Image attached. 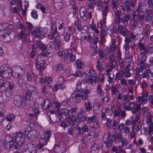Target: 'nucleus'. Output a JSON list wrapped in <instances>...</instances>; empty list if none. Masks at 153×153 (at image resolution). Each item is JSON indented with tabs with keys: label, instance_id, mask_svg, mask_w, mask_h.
I'll list each match as a JSON object with an SVG mask.
<instances>
[{
	"label": "nucleus",
	"instance_id": "obj_57",
	"mask_svg": "<svg viewBox=\"0 0 153 153\" xmlns=\"http://www.w3.org/2000/svg\"><path fill=\"white\" fill-rule=\"evenodd\" d=\"M88 82L92 84L93 82H96L97 80V77L94 76H93L91 77V78L89 77L88 79Z\"/></svg>",
	"mask_w": 153,
	"mask_h": 153
},
{
	"label": "nucleus",
	"instance_id": "obj_33",
	"mask_svg": "<svg viewBox=\"0 0 153 153\" xmlns=\"http://www.w3.org/2000/svg\"><path fill=\"white\" fill-rule=\"evenodd\" d=\"M10 37L9 34L7 32L4 33L1 35L0 38L4 42H7L9 41Z\"/></svg>",
	"mask_w": 153,
	"mask_h": 153
},
{
	"label": "nucleus",
	"instance_id": "obj_64",
	"mask_svg": "<svg viewBox=\"0 0 153 153\" xmlns=\"http://www.w3.org/2000/svg\"><path fill=\"white\" fill-rule=\"evenodd\" d=\"M148 48L149 52L150 53L153 52V42H151L149 43L147 46Z\"/></svg>",
	"mask_w": 153,
	"mask_h": 153
},
{
	"label": "nucleus",
	"instance_id": "obj_45",
	"mask_svg": "<svg viewBox=\"0 0 153 153\" xmlns=\"http://www.w3.org/2000/svg\"><path fill=\"white\" fill-rule=\"evenodd\" d=\"M138 22L132 19L130 22V25L133 27V29H135L136 27L138 25Z\"/></svg>",
	"mask_w": 153,
	"mask_h": 153
},
{
	"label": "nucleus",
	"instance_id": "obj_47",
	"mask_svg": "<svg viewBox=\"0 0 153 153\" xmlns=\"http://www.w3.org/2000/svg\"><path fill=\"white\" fill-rule=\"evenodd\" d=\"M71 34L70 32H67L64 36L65 40L66 42H69L71 38Z\"/></svg>",
	"mask_w": 153,
	"mask_h": 153
},
{
	"label": "nucleus",
	"instance_id": "obj_7",
	"mask_svg": "<svg viewBox=\"0 0 153 153\" xmlns=\"http://www.w3.org/2000/svg\"><path fill=\"white\" fill-rule=\"evenodd\" d=\"M65 82V80L62 76L59 77L58 78V82L59 83V85H56L53 87V91H56L58 90V87L59 86V88L62 89L65 88V85H64Z\"/></svg>",
	"mask_w": 153,
	"mask_h": 153
},
{
	"label": "nucleus",
	"instance_id": "obj_39",
	"mask_svg": "<svg viewBox=\"0 0 153 153\" xmlns=\"http://www.w3.org/2000/svg\"><path fill=\"white\" fill-rule=\"evenodd\" d=\"M44 106H43V108L45 110H47L49 109L51 106V103L48 100H46L44 102Z\"/></svg>",
	"mask_w": 153,
	"mask_h": 153
},
{
	"label": "nucleus",
	"instance_id": "obj_12",
	"mask_svg": "<svg viewBox=\"0 0 153 153\" xmlns=\"http://www.w3.org/2000/svg\"><path fill=\"white\" fill-rule=\"evenodd\" d=\"M129 105L131 110L133 113H135L137 112L138 110H140V104L138 103V102L136 104L134 102H131L129 103Z\"/></svg>",
	"mask_w": 153,
	"mask_h": 153
},
{
	"label": "nucleus",
	"instance_id": "obj_28",
	"mask_svg": "<svg viewBox=\"0 0 153 153\" xmlns=\"http://www.w3.org/2000/svg\"><path fill=\"white\" fill-rule=\"evenodd\" d=\"M53 4L55 8L59 10L63 7V4L61 0H53Z\"/></svg>",
	"mask_w": 153,
	"mask_h": 153
},
{
	"label": "nucleus",
	"instance_id": "obj_56",
	"mask_svg": "<svg viewBox=\"0 0 153 153\" xmlns=\"http://www.w3.org/2000/svg\"><path fill=\"white\" fill-rule=\"evenodd\" d=\"M122 135V132H120L119 133L117 134V135H116L114 137L115 138V139H117L119 142L124 138Z\"/></svg>",
	"mask_w": 153,
	"mask_h": 153
},
{
	"label": "nucleus",
	"instance_id": "obj_50",
	"mask_svg": "<svg viewBox=\"0 0 153 153\" xmlns=\"http://www.w3.org/2000/svg\"><path fill=\"white\" fill-rule=\"evenodd\" d=\"M51 134L50 133V131L49 130H47L45 133L44 134V136L43 137L47 140H49L51 136Z\"/></svg>",
	"mask_w": 153,
	"mask_h": 153
},
{
	"label": "nucleus",
	"instance_id": "obj_19",
	"mask_svg": "<svg viewBox=\"0 0 153 153\" xmlns=\"http://www.w3.org/2000/svg\"><path fill=\"white\" fill-rule=\"evenodd\" d=\"M117 65L116 60L115 56L113 54H110L109 57V63L108 66L116 67Z\"/></svg>",
	"mask_w": 153,
	"mask_h": 153
},
{
	"label": "nucleus",
	"instance_id": "obj_58",
	"mask_svg": "<svg viewBox=\"0 0 153 153\" xmlns=\"http://www.w3.org/2000/svg\"><path fill=\"white\" fill-rule=\"evenodd\" d=\"M108 10V4H106L104 7L103 10L102 11L103 15L104 16H107Z\"/></svg>",
	"mask_w": 153,
	"mask_h": 153
},
{
	"label": "nucleus",
	"instance_id": "obj_43",
	"mask_svg": "<svg viewBox=\"0 0 153 153\" xmlns=\"http://www.w3.org/2000/svg\"><path fill=\"white\" fill-rule=\"evenodd\" d=\"M26 75L27 77V80L28 81H31L33 78L34 79V75L33 74H30L29 72L26 73Z\"/></svg>",
	"mask_w": 153,
	"mask_h": 153
},
{
	"label": "nucleus",
	"instance_id": "obj_9",
	"mask_svg": "<svg viewBox=\"0 0 153 153\" xmlns=\"http://www.w3.org/2000/svg\"><path fill=\"white\" fill-rule=\"evenodd\" d=\"M24 73L22 69L19 67H15L14 71L12 72V75L15 78H18L22 76Z\"/></svg>",
	"mask_w": 153,
	"mask_h": 153
},
{
	"label": "nucleus",
	"instance_id": "obj_22",
	"mask_svg": "<svg viewBox=\"0 0 153 153\" xmlns=\"http://www.w3.org/2000/svg\"><path fill=\"white\" fill-rule=\"evenodd\" d=\"M53 43L54 47V48L56 49L59 48L62 45V42L59 39V37L55 38V39L53 40Z\"/></svg>",
	"mask_w": 153,
	"mask_h": 153
},
{
	"label": "nucleus",
	"instance_id": "obj_40",
	"mask_svg": "<svg viewBox=\"0 0 153 153\" xmlns=\"http://www.w3.org/2000/svg\"><path fill=\"white\" fill-rule=\"evenodd\" d=\"M111 150L113 153L115 152V153H126L125 151L123 149H121L119 152H118V149L115 146H114L112 148Z\"/></svg>",
	"mask_w": 153,
	"mask_h": 153
},
{
	"label": "nucleus",
	"instance_id": "obj_51",
	"mask_svg": "<svg viewBox=\"0 0 153 153\" xmlns=\"http://www.w3.org/2000/svg\"><path fill=\"white\" fill-rule=\"evenodd\" d=\"M118 79H119L120 81L121 84L124 86L127 85V81L125 79L123 78V76H119V77H117Z\"/></svg>",
	"mask_w": 153,
	"mask_h": 153
},
{
	"label": "nucleus",
	"instance_id": "obj_16",
	"mask_svg": "<svg viewBox=\"0 0 153 153\" xmlns=\"http://www.w3.org/2000/svg\"><path fill=\"white\" fill-rule=\"evenodd\" d=\"M107 64L104 61H97L96 67L100 72H102L103 70L106 67Z\"/></svg>",
	"mask_w": 153,
	"mask_h": 153
},
{
	"label": "nucleus",
	"instance_id": "obj_63",
	"mask_svg": "<svg viewBox=\"0 0 153 153\" xmlns=\"http://www.w3.org/2000/svg\"><path fill=\"white\" fill-rule=\"evenodd\" d=\"M149 127L148 131H150L151 134L153 133V122L152 121L151 122L148 124Z\"/></svg>",
	"mask_w": 153,
	"mask_h": 153
},
{
	"label": "nucleus",
	"instance_id": "obj_26",
	"mask_svg": "<svg viewBox=\"0 0 153 153\" xmlns=\"http://www.w3.org/2000/svg\"><path fill=\"white\" fill-rule=\"evenodd\" d=\"M39 63L36 65V67L38 70L42 71L45 67V61L44 60H41L39 62Z\"/></svg>",
	"mask_w": 153,
	"mask_h": 153
},
{
	"label": "nucleus",
	"instance_id": "obj_41",
	"mask_svg": "<svg viewBox=\"0 0 153 153\" xmlns=\"http://www.w3.org/2000/svg\"><path fill=\"white\" fill-rule=\"evenodd\" d=\"M145 32L144 33V35L148 37V35L150 33L149 29L150 27L149 25L148 24H146L145 25Z\"/></svg>",
	"mask_w": 153,
	"mask_h": 153
},
{
	"label": "nucleus",
	"instance_id": "obj_42",
	"mask_svg": "<svg viewBox=\"0 0 153 153\" xmlns=\"http://www.w3.org/2000/svg\"><path fill=\"white\" fill-rule=\"evenodd\" d=\"M91 88L90 87L87 86L86 87V89L84 91L82 90H80V91H80L81 93H84V94L85 95L88 94H89V93L91 92Z\"/></svg>",
	"mask_w": 153,
	"mask_h": 153
},
{
	"label": "nucleus",
	"instance_id": "obj_1",
	"mask_svg": "<svg viewBox=\"0 0 153 153\" xmlns=\"http://www.w3.org/2000/svg\"><path fill=\"white\" fill-rule=\"evenodd\" d=\"M14 137L13 147L15 149L21 148L26 139L25 135L22 132H19L14 134Z\"/></svg>",
	"mask_w": 153,
	"mask_h": 153
},
{
	"label": "nucleus",
	"instance_id": "obj_15",
	"mask_svg": "<svg viewBox=\"0 0 153 153\" xmlns=\"http://www.w3.org/2000/svg\"><path fill=\"white\" fill-rule=\"evenodd\" d=\"M147 76L150 80H153L152 76H153V73L151 71H150L149 70H145L140 75V78H147Z\"/></svg>",
	"mask_w": 153,
	"mask_h": 153
},
{
	"label": "nucleus",
	"instance_id": "obj_46",
	"mask_svg": "<svg viewBox=\"0 0 153 153\" xmlns=\"http://www.w3.org/2000/svg\"><path fill=\"white\" fill-rule=\"evenodd\" d=\"M146 115L147 117V119H146V123L148 124L152 121V116L150 112L146 114Z\"/></svg>",
	"mask_w": 153,
	"mask_h": 153
},
{
	"label": "nucleus",
	"instance_id": "obj_32",
	"mask_svg": "<svg viewBox=\"0 0 153 153\" xmlns=\"http://www.w3.org/2000/svg\"><path fill=\"white\" fill-rule=\"evenodd\" d=\"M138 99L139 102L138 103L140 104L141 103L146 104L148 101L147 96H139Z\"/></svg>",
	"mask_w": 153,
	"mask_h": 153
},
{
	"label": "nucleus",
	"instance_id": "obj_62",
	"mask_svg": "<svg viewBox=\"0 0 153 153\" xmlns=\"http://www.w3.org/2000/svg\"><path fill=\"white\" fill-rule=\"evenodd\" d=\"M16 26L18 29H21L22 30H26V28L19 22L16 23Z\"/></svg>",
	"mask_w": 153,
	"mask_h": 153
},
{
	"label": "nucleus",
	"instance_id": "obj_54",
	"mask_svg": "<svg viewBox=\"0 0 153 153\" xmlns=\"http://www.w3.org/2000/svg\"><path fill=\"white\" fill-rule=\"evenodd\" d=\"M63 65L60 63H58L56 65V70L57 71H61L63 69Z\"/></svg>",
	"mask_w": 153,
	"mask_h": 153
},
{
	"label": "nucleus",
	"instance_id": "obj_4",
	"mask_svg": "<svg viewBox=\"0 0 153 153\" xmlns=\"http://www.w3.org/2000/svg\"><path fill=\"white\" fill-rule=\"evenodd\" d=\"M14 87V85L13 82L0 79V89L1 88L3 90H6L9 88L11 90Z\"/></svg>",
	"mask_w": 153,
	"mask_h": 153
},
{
	"label": "nucleus",
	"instance_id": "obj_24",
	"mask_svg": "<svg viewBox=\"0 0 153 153\" xmlns=\"http://www.w3.org/2000/svg\"><path fill=\"white\" fill-rule=\"evenodd\" d=\"M31 147L28 146L27 148H24L23 150V153H36L35 149L33 148V145L31 144Z\"/></svg>",
	"mask_w": 153,
	"mask_h": 153
},
{
	"label": "nucleus",
	"instance_id": "obj_6",
	"mask_svg": "<svg viewBox=\"0 0 153 153\" xmlns=\"http://www.w3.org/2000/svg\"><path fill=\"white\" fill-rule=\"evenodd\" d=\"M107 141L104 142L105 146L108 148L110 147L115 142V138L113 135H110V131H108L107 134Z\"/></svg>",
	"mask_w": 153,
	"mask_h": 153
},
{
	"label": "nucleus",
	"instance_id": "obj_5",
	"mask_svg": "<svg viewBox=\"0 0 153 153\" xmlns=\"http://www.w3.org/2000/svg\"><path fill=\"white\" fill-rule=\"evenodd\" d=\"M25 134L27 138L31 141H35L36 140V132L35 130L30 131L29 128L27 127L25 130Z\"/></svg>",
	"mask_w": 153,
	"mask_h": 153
},
{
	"label": "nucleus",
	"instance_id": "obj_53",
	"mask_svg": "<svg viewBox=\"0 0 153 153\" xmlns=\"http://www.w3.org/2000/svg\"><path fill=\"white\" fill-rule=\"evenodd\" d=\"M145 62H140V68L138 69V71L139 72H141L145 69Z\"/></svg>",
	"mask_w": 153,
	"mask_h": 153
},
{
	"label": "nucleus",
	"instance_id": "obj_21",
	"mask_svg": "<svg viewBox=\"0 0 153 153\" xmlns=\"http://www.w3.org/2000/svg\"><path fill=\"white\" fill-rule=\"evenodd\" d=\"M107 59L106 53L105 54L102 50H100L99 51V57L97 61H105V60H107Z\"/></svg>",
	"mask_w": 153,
	"mask_h": 153
},
{
	"label": "nucleus",
	"instance_id": "obj_29",
	"mask_svg": "<svg viewBox=\"0 0 153 153\" xmlns=\"http://www.w3.org/2000/svg\"><path fill=\"white\" fill-rule=\"evenodd\" d=\"M36 45L38 48H40L43 51H45L47 49L46 46L40 41H36Z\"/></svg>",
	"mask_w": 153,
	"mask_h": 153
},
{
	"label": "nucleus",
	"instance_id": "obj_37",
	"mask_svg": "<svg viewBox=\"0 0 153 153\" xmlns=\"http://www.w3.org/2000/svg\"><path fill=\"white\" fill-rule=\"evenodd\" d=\"M85 106L86 111L89 112L91 110L92 108V105L89 101H88L85 102Z\"/></svg>",
	"mask_w": 153,
	"mask_h": 153
},
{
	"label": "nucleus",
	"instance_id": "obj_61",
	"mask_svg": "<svg viewBox=\"0 0 153 153\" xmlns=\"http://www.w3.org/2000/svg\"><path fill=\"white\" fill-rule=\"evenodd\" d=\"M141 56L140 57V62H146V56L145 53H140Z\"/></svg>",
	"mask_w": 153,
	"mask_h": 153
},
{
	"label": "nucleus",
	"instance_id": "obj_44",
	"mask_svg": "<svg viewBox=\"0 0 153 153\" xmlns=\"http://www.w3.org/2000/svg\"><path fill=\"white\" fill-rule=\"evenodd\" d=\"M18 83L21 87L23 86V85L26 84V81L25 79L23 78H20L18 81Z\"/></svg>",
	"mask_w": 153,
	"mask_h": 153
},
{
	"label": "nucleus",
	"instance_id": "obj_30",
	"mask_svg": "<svg viewBox=\"0 0 153 153\" xmlns=\"http://www.w3.org/2000/svg\"><path fill=\"white\" fill-rule=\"evenodd\" d=\"M30 44H31L32 50L30 53V57L31 58L33 59L34 58L37 54L36 49V48L33 45L34 44L33 42H30Z\"/></svg>",
	"mask_w": 153,
	"mask_h": 153
},
{
	"label": "nucleus",
	"instance_id": "obj_18",
	"mask_svg": "<svg viewBox=\"0 0 153 153\" xmlns=\"http://www.w3.org/2000/svg\"><path fill=\"white\" fill-rule=\"evenodd\" d=\"M139 44L140 50L143 51L142 52H141L140 53H143L146 54L149 52L148 46H145V43H142L141 39L139 40Z\"/></svg>",
	"mask_w": 153,
	"mask_h": 153
},
{
	"label": "nucleus",
	"instance_id": "obj_3",
	"mask_svg": "<svg viewBox=\"0 0 153 153\" xmlns=\"http://www.w3.org/2000/svg\"><path fill=\"white\" fill-rule=\"evenodd\" d=\"M30 96H15L14 103L18 107H21L24 102L30 100Z\"/></svg>",
	"mask_w": 153,
	"mask_h": 153
},
{
	"label": "nucleus",
	"instance_id": "obj_59",
	"mask_svg": "<svg viewBox=\"0 0 153 153\" xmlns=\"http://www.w3.org/2000/svg\"><path fill=\"white\" fill-rule=\"evenodd\" d=\"M121 143L122 145L123 146H127L128 144V140L125 137L123 138L122 140L119 141Z\"/></svg>",
	"mask_w": 153,
	"mask_h": 153
},
{
	"label": "nucleus",
	"instance_id": "obj_14",
	"mask_svg": "<svg viewBox=\"0 0 153 153\" xmlns=\"http://www.w3.org/2000/svg\"><path fill=\"white\" fill-rule=\"evenodd\" d=\"M87 120L88 123L90 124L93 122L94 126H95L96 127H99V123L95 116L93 115L92 117H88Z\"/></svg>",
	"mask_w": 153,
	"mask_h": 153
},
{
	"label": "nucleus",
	"instance_id": "obj_35",
	"mask_svg": "<svg viewBox=\"0 0 153 153\" xmlns=\"http://www.w3.org/2000/svg\"><path fill=\"white\" fill-rule=\"evenodd\" d=\"M125 75V72L124 68H120L119 72L116 73V77L115 80L118 79V78L119 76H123Z\"/></svg>",
	"mask_w": 153,
	"mask_h": 153
},
{
	"label": "nucleus",
	"instance_id": "obj_49",
	"mask_svg": "<svg viewBox=\"0 0 153 153\" xmlns=\"http://www.w3.org/2000/svg\"><path fill=\"white\" fill-rule=\"evenodd\" d=\"M94 5L95 6L102 7L103 5V3L102 0H94Z\"/></svg>",
	"mask_w": 153,
	"mask_h": 153
},
{
	"label": "nucleus",
	"instance_id": "obj_2",
	"mask_svg": "<svg viewBox=\"0 0 153 153\" xmlns=\"http://www.w3.org/2000/svg\"><path fill=\"white\" fill-rule=\"evenodd\" d=\"M12 69L4 64L0 67V76L7 79L12 75Z\"/></svg>",
	"mask_w": 153,
	"mask_h": 153
},
{
	"label": "nucleus",
	"instance_id": "obj_52",
	"mask_svg": "<svg viewBox=\"0 0 153 153\" xmlns=\"http://www.w3.org/2000/svg\"><path fill=\"white\" fill-rule=\"evenodd\" d=\"M100 105L98 103L94 104L93 107V110L95 113L98 112L100 111Z\"/></svg>",
	"mask_w": 153,
	"mask_h": 153
},
{
	"label": "nucleus",
	"instance_id": "obj_34",
	"mask_svg": "<svg viewBox=\"0 0 153 153\" xmlns=\"http://www.w3.org/2000/svg\"><path fill=\"white\" fill-rule=\"evenodd\" d=\"M54 104L55 108L54 111L56 112H59L60 110V107L61 106V104L57 101H54L53 103Z\"/></svg>",
	"mask_w": 153,
	"mask_h": 153
},
{
	"label": "nucleus",
	"instance_id": "obj_23",
	"mask_svg": "<svg viewBox=\"0 0 153 153\" xmlns=\"http://www.w3.org/2000/svg\"><path fill=\"white\" fill-rule=\"evenodd\" d=\"M131 41V39L128 37H126L124 39L125 43L123 45V48L126 51L129 50L131 47L129 45V43Z\"/></svg>",
	"mask_w": 153,
	"mask_h": 153
},
{
	"label": "nucleus",
	"instance_id": "obj_20",
	"mask_svg": "<svg viewBox=\"0 0 153 153\" xmlns=\"http://www.w3.org/2000/svg\"><path fill=\"white\" fill-rule=\"evenodd\" d=\"M80 16L83 20H86L87 18V9L85 8L81 7L79 10Z\"/></svg>",
	"mask_w": 153,
	"mask_h": 153
},
{
	"label": "nucleus",
	"instance_id": "obj_13",
	"mask_svg": "<svg viewBox=\"0 0 153 153\" xmlns=\"http://www.w3.org/2000/svg\"><path fill=\"white\" fill-rule=\"evenodd\" d=\"M114 116L115 117H117L120 115L121 117L124 119L126 116V113L125 110L121 108H118L117 110L114 111Z\"/></svg>",
	"mask_w": 153,
	"mask_h": 153
},
{
	"label": "nucleus",
	"instance_id": "obj_38",
	"mask_svg": "<svg viewBox=\"0 0 153 153\" xmlns=\"http://www.w3.org/2000/svg\"><path fill=\"white\" fill-rule=\"evenodd\" d=\"M36 7L40 9L43 13H46L47 9L44 7L41 3L38 4L36 6Z\"/></svg>",
	"mask_w": 153,
	"mask_h": 153
},
{
	"label": "nucleus",
	"instance_id": "obj_60",
	"mask_svg": "<svg viewBox=\"0 0 153 153\" xmlns=\"http://www.w3.org/2000/svg\"><path fill=\"white\" fill-rule=\"evenodd\" d=\"M147 134L149 135V136L147 138V140L148 141L150 142L152 144L153 143V136L152 135L153 133H151L150 131H148Z\"/></svg>",
	"mask_w": 153,
	"mask_h": 153
},
{
	"label": "nucleus",
	"instance_id": "obj_31",
	"mask_svg": "<svg viewBox=\"0 0 153 153\" xmlns=\"http://www.w3.org/2000/svg\"><path fill=\"white\" fill-rule=\"evenodd\" d=\"M91 153H97L98 152V146L97 144L94 141L91 142Z\"/></svg>",
	"mask_w": 153,
	"mask_h": 153
},
{
	"label": "nucleus",
	"instance_id": "obj_55",
	"mask_svg": "<svg viewBox=\"0 0 153 153\" xmlns=\"http://www.w3.org/2000/svg\"><path fill=\"white\" fill-rule=\"evenodd\" d=\"M130 39L134 40V42L138 40L139 37L134 34L132 32L130 34Z\"/></svg>",
	"mask_w": 153,
	"mask_h": 153
},
{
	"label": "nucleus",
	"instance_id": "obj_8",
	"mask_svg": "<svg viewBox=\"0 0 153 153\" xmlns=\"http://www.w3.org/2000/svg\"><path fill=\"white\" fill-rule=\"evenodd\" d=\"M64 26V24L62 20L59 19L56 20V27H59L58 34L59 35H62L64 33L65 30L64 28L63 27Z\"/></svg>",
	"mask_w": 153,
	"mask_h": 153
},
{
	"label": "nucleus",
	"instance_id": "obj_10",
	"mask_svg": "<svg viewBox=\"0 0 153 153\" xmlns=\"http://www.w3.org/2000/svg\"><path fill=\"white\" fill-rule=\"evenodd\" d=\"M72 53V51L71 50L69 49L68 50L65 49L63 52L59 51L58 52V56L62 58L66 59L68 58L69 56L71 55Z\"/></svg>",
	"mask_w": 153,
	"mask_h": 153
},
{
	"label": "nucleus",
	"instance_id": "obj_17",
	"mask_svg": "<svg viewBox=\"0 0 153 153\" xmlns=\"http://www.w3.org/2000/svg\"><path fill=\"white\" fill-rule=\"evenodd\" d=\"M130 17V15L129 14H126L121 18V23H123L125 27L128 25Z\"/></svg>",
	"mask_w": 153,
	"mask_h": 153
},
{
	"label": "nucleus",
	"instance_id": "obj_25",
	"mask_svg": "<svg viewBox=\"0 0 153 153\" xmlns=\"http://www.w3.org/2000/svg\"><path fill=\"white\" fill-rule=\"evenodd\" d=\"M66 121L68 123H71L70 124L71 126H73L75 125V123L76 122V118L74 116H68L66 117Z\"/></svg>",
	"mask_w": 153,
	"mask_h": 153
},
{
	"label": "nucleus",
	"instance_id": "obj_36",
	"mask_svg": "<svg viewBox=\"0 0 153 153\" xmlns=\"http://www.w3.org/2000/svg\"><path fill=\"white\" fill-rule=\"evenodd\" d=\"M23 30L20 32L19 33V35L17 36V38L19 40H22L23 41L25 39V31Z\"/></svg>",
	"mask_w": 153,
	"mask_h": 153
},
{
	"label": "nucleus",
	"instance_id": "obj_27",
	"mask_svg": "<svg viewBox=\"0 0 153 153\" xmlns=\"http://www.w3.org/2000/svg\"><path fill=\"white\" fill-rule=\"evenodd\" d=\"M42 30L39 27H36L34 28V30L32 32V34L35 36L39 37L41 36V33Z\"/></svg>",
	"mask_w": 153,
	"mask_h": 153
},
{
	"label": "nucleus",
	"instance_id": "obj_11",
	"mask_svg": "<svg viewBox=\"0 0 153 153\" xmlns=\"http://www.w3.org/2000/svg\"><path fill=\"white\" fill-rule=\"evenodd\" d=\"M143 13L144 12L142 11H139L137 14L136 12H134L132 14V19H134L139 22L140 20L141 22H143V20L144 15V14H140V13Z\"/></svg>",
	"mask_w": 153,
	"mask_h": 153
},
{
	"label": "nucleus",
	"instance_id": "obj_48",
	"mask_svg": "<svg viewBox=\"0 0 153 153\" xmlns=\"http://www.w3.org/2000/svg\"><path fill=\"white\" fill-rule=\"evenodd\" d=\"M77 117L81 122H84L86 121L87 118L86 116L84 114L76 115Z\"/></svg>",
	"mask_w": 153,
	"mask_h": 153
}]
</instances>
